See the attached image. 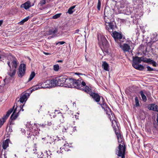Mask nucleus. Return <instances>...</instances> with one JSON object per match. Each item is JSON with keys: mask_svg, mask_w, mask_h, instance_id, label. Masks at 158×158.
<instances>
[{"mask_svg": "<svg viewBox=\"0 0 158 158\" xmlns=\"http://www.w3.org/2000/svg\"><path fill=\"white\" fill-rule=\"evenodd\" d=\"M126 150V145L119 144L117 149L116 150V153L118 156L121 157V158H125Z\"/></svg>", "mask_w": 158, "mask_h": 158, "instance_id": "obj_4", "label": "nucleus"}, {"mask_svg": "<svg viewBox=\"0 0 158 158\" xmlns=\"http://www.w3.org/2000/svg\"><path fill=\"white\" fill-rule=\"evenodd\" d=\"M45 88H49L56 85L58 86L57 79L47 80L44 83Z\"/></svg>", "mask_w": 158, "mask_h": 158, "instance_id": "obj_5", "label": "nucleus"}, {"mask_svg": "<svg viewBox=\"0 0 158 158\" xmlns=\"http://www.w3.org/2000/svg\"><path fill=\"white\" fill-rule=\"evenodd\" d=\"M120 21L121 22L125 23L126 22V20L123 19H120Z\"/></svg>", "mask_w": 158, "mask_h": 158, "instance_id": "obj_53", "label": "nucleus"}, {"mask_svg": "<svg viewBox=\"0 0 158 158\" xmlns=\"http://www.w3.org/2000/svg\"><path fill=\"white\" fill-rule=\"evenodd\" d=\"M9 139H7L3 142L2 147L3 149H6L9 146Z\"/></svg>", "mask_w": 158, "mask_h": 158, "instance_id": "obj_24", "label": "nucleus"}, {"mask_svg": "<svg viewBox=\"0 0 158 158\" xmlns=\"http://www.w3.org/2000/svg\"><path fill=\"white\" fill-rule=\"evenodd\" d=\"M98 44L105 55L109 54L110 49L109 44L104 36L101 34L97 35Z\"/></svg>", "mask_w": 158, "mask_h": 158, "instance_id": "obj_1", "label": "nucleus"}, {"mask_svg": "<svg viewBox=\"0 0 158 158\" xmlns=\"http://www.w3.org/2000/svg\"><path fill=\"white\" fill-rule=\"evenodd\" d=\"M153 127L156 129V128L158 126V125L157 124H155L154 123L153 124Z\"/></svg>", "mask_w": 158, "mask_h": 158, "instance_id": "obj_55", "label": "nucleus"}, {"mask_svg": "<svg viewBox=\"0 0 158 158\" xmlns=\"http://www.w3.org/2000/svg\"><path fill=\"white\" fill-rule=\"evenodd\" d=\"M112 36L116 41L122 38V35L121 33L114 31L112 33Z\"/></svg>", "mask_w": 158, "mask_h": 158, "instance_id": "obj_17", "label": "nucleus"}, {"mask_svg": "<svg viewBox=\"0 0 158 158\" xmlns=\"http://www.w3.org/2000/svg\"><path fill=\"white\" fill-rule=\"evenodd\" d=\"M15 107V105L12 108H10L9 110L6 112V115H5L7 117H8L10 114L13 111L14 109V108Z\"/></svg>", "mask_w": 158, "mask_h": 158, "instance_id": "obj_29", "label": "nucleus"}, {"mask_svg": "<svg viewBox=\"0 0 158 158\" xmlns=\"http://www.w3.org/2000/svg\"><path fill=\"white\" fill-rule=\"evenodd\" d=\"M56 153L51 152L50 151H46L44 154L41 157L42 158H57Z\"/></svg>", "mask_w": 158, "mask_h": 158, "instance_id": "obj_8", "label": "nucleus"}, {"mask_svg": "<svg viewBox=\"0 0 158 158\" xmlns=\"http://www.w3.org/2000/svg\"><path fill=\"white\" fill-rule=\"evenodd\" d=\"M73 130L74 132L77 131V127H74L73 128Z\"/></svg>", "mask_w": 158, "mask_h": 158, "instance_id": "obj_54", "label": "nucleus"}, {"mask_svg": "<svg viewBox=\"0 0 158 158\" xmlns=\"http://www.w3.org/2000/svg\"><path fill=\"white\" fill-rule=\"evenodd\" d=\"M138 66V70L140 71H143L144 69V66L141 64H139V66Z\"/></svg>", "mask_w": 158, "mask_h": 158, "instance_id": "obj_40", "label": "nucleus"}, {"mask_svg": "<svg viewBox=\"0 0 158 158\" xmlns=\"http://www.w3.org/2000/svg\"><path fill=\"white\" fill-rule=\"evenodd\" d=\"M30 18V16H27V17L26 18L23 19L21 21L19 22V24L20 25L23 24L25 22H26L28 21Z\"/></svg>", "mask_w": 158, "mask_h": 158, "instance_id": "obj_35", "label": "nucleus"}, {"mask_svg": "<svg viewBox=\"0 0 158 158\" xmlns=\"http://www.w3.org/2000/svg\"><path fill=\"white\" fill-rule=\"evenodd\" d=\"M138 64H137L136 63H135L133 62V63L132 64V65L133 67H134L135 69L138 70V66H139Z\"/></svg>", "mask_w": 158, "mask_h": 158, "instance_id": "obj_43", "label": "nucleus"}, {"mask_svg": "<svg viewBox=\"0 0 158 158\" xmlns=\"http://www.w3.org/2000/svg\"><path fill=\"white\" fill-rule=\"evenodd\" d=\"M47 123V124L45 123L44 125L42 124V126L43 127H45V126L46 125H47L48 126H51V125L52 124V123L51 121H50V122L48 121Z\"/></svg>", "mask_w": 158, "mask_h": 158, "instance_id": "obj_48", "label": "nucleus"}, {"mask_svg": "<svg viewBox=\"0 0 158 158\" xmlns=\"http://www.w3.org/2000/svg\"><path fill=\"white\" fill-rule=\"evenodd\" d=\"M3 22V21L2 20H0V27L1 26Z\"/></svg>", "mask_w": 158, "mask_h": 158, "instance_id": "obj_61", "label": "nucleus"}, {"mask_svg": "<svg viewBox=\"0 0 158 158\" xmlns=\"http://www.w3.org/2000/svg\"><path fill=\"white\" fill-rule=\"evenodd\" d=\"M156 121H157V123H158V115L157 116V118H156Z\"/></svg>", "mask_w": 158, "mask_h": 158, "instance_id": "obj_64", "label": "nucleus"}, {"mask_svg": "<svg viewBox=\"0 0 158 158\" xmlns=\"http://www.w3.org/2000/svg\"><path fill=\"white\" fill-rule=\"evenodd\" d=\"M3 124V123H2V120H0V128L2 127Z\"/></svg>", "mask_w": 158, "mask_h": 158, "instance_id": "obj_57", "label": "nucleus"}, {"mask_svg": "<svg viewBox=\"0 0 158 158\" xmlns=\"http://www.w3.org/2000/svg\"><path fill=\"white\" fill-rule=\"evenodd\" d=\"M114 131L115 132V133L116 135L117 139L123 137L121 136L120 132L118 129L115 128V130Z\"/></svg>", "mask_w": 158, "mask_h": 158, "instance_id": "obj_26", "label": "nucleus"}, {"mask_svg": "<svg viewBox=\"0 0 158 158\" xmlns=\"http://www.w3.org/2000/svg\"><path fill=\"white\" fill-rule=\"evenodd\" d=\"M74 81L73 84V88H75L81 90L83 89V88H81V81L78 80H76L74 79Z\"/></svg>", "mask_w": 158, "mask_h": 158, "instance_id": "obj_16", "label": "nucleus"}, {"mask_svg": "<svg viewBox=\"0 0 158 158\" xmlns=\"http://www.w3.org/2000/svg\"><path fill=\"white\" fill-rule=\"evenodd\" d=\"M32 6L31 2L29 1H28L23 4H22L21 6L24 8L25 9L27 10L29 8Z\"/></svg>", "mask_w": 158, "mask_h": 158, "instance_id": "obj_23", "label": "nucleus"}, {"mask_svg": "<svg viewBox=\"0 0 158 158\" xmlns=\"http://www.w3.org/2000/svg\"><path fill=\"white\" fill-rule=\"evenodd\" d=\"M13 120H11L10 122V126H11L12 125H13L14 124V123H13Z\"/></svg>", "mask_w": 158, "mask_h": 158, "instance_id": "obj_56", "label": "nucleus"}, {"mask_svg": "<svg viewBox=\"0 0 158 158\" xmlns=\"http://www.w3.org/2000/svg\"><path fill=\"white\" fill-rule=\"evenodd\" d=\"M47 0H41L40 2V4L41 6H42L46 3Z\"/></svg>", "mask_w": 158, "mask_h": 158, "instance_id": "obj_47", "label": "nucleus"}, {"mask_svg": "<svg viewBox=\"0 0 158 158\" xmlns=\"http://www.w3.org/2000/svg\"><path fill=\"white\" fill-rule=\"evenodd\" d=\"M81 88H83V86H85L86 83L84 81H82V82H81Z\"/></svg>", "mask_w": 158, "mask_h": 158, "instance_id": "obj_49", "label": "nucleus"}, {"mask_svg": "<svg viewBox=\"0 0 158 158\" xmlns=\"http://www.w3.org/2000/svg\"><path fill=\"white\" fill-rule=\"evenodd\" d=\"M24 106V105H20V106L18 107V108H20V110H19V111H20L21 110H22V111H23L24 110V109H23V106Z\"/></svg>", "mask_w": 158, "mask_h": 158, "instance_id": "obj_52", "label": "nucleus"}, {"mask_svg": "<svg viewBox=\"0 0 158 158\" xmlns=\"http://www.w3.org/2000/svg\"><path fill=\"white\" fill-rule=\"evenodd\" d=\"M140 94L142 97L143 100L145 102L147 101V98L146 96L144 94L143 92L142 91H141L140 92Z\"/></svg>", "mask_w": 158, "mask_h": 158, "instance_id": "obj_32", "label": "nucleus"}, {"mask_svg": "<svg viewBox=\"0 0 158 158\" xmlns=\"http://www.w3.org/2000/svg\"><path fill=\"white\" fill-rule=\"evenodd\" d=\"M7 64L10 68L9 72H8V74L11 77H13L15 75L16 73V69L11 68L10 65V62L9 61L7 62Z\"/></svg>", "mask_w": 158, "mask_h": 158, "instance_id": "obj_14", "label": "nucleus"}, {"mask_svg": "<svg viewBox=\"0 0 158 158\" xmlns=\"http://www.w3.org/2000/svg\"><path fill=\"white\" fill-rule=\"evenodd\" d=\"M53 69L56 71H58L59 69V66L58 64H56L53 66Z\"/></svg>", "mask_w": 158, "mask_h": 158, "instance_id": "obj_39", "label": "nucleus"}, {"mask_svg": "<svg viewBox=\"0 0 158 158\" xmlns=\"http://www.w3.org/2000/svg\"><path fill=\"white\" fill-rule=\"evenodd\" d=\"M104 21L106 23L108 24L109 23L112 22L113 21H111L109 18H108V16H107L106 15V11L105 10L104 11Z\"/></svg>", "mask_w": 158, "mask_h": 158, "instance_id": "obj_25", "label": "nucleus"}, {"mask_svg": "<svg viewBox=\"0 0 158 158\" xmlns=\"http://www.w3.org/2000/svg\"><path fill=\"white\" fill-rule=\"evenodd\" d=\"M74 79L73 78H68L66 77V81L64 84V86L69 88H73V84L74 83Z\"/></svg>", "mask_w": 158, "mask_h": 158, "instance_id": "obj_11", "label": "nucleus"}, {"mask_svg": "<svg viewBox=\"0 0 158 158\" xmlns=\"http://www.w3.org/2000/svg\"><path fill=\"white\" fill-rule=\"evenodd\" d=\"M119 3L118 7L122 8L127 6L128 2L127 0H121L119 2Z\"/></svg>", "mask_w": 158, "mask_h": 158, "instance_id": "obj_22", "label": "nucleus"}, {"mask_svg": "<svg viewBox=\"0 0 158 158\" xmlns=\"http://www.w3.org/2000/svg\"><path fill=\"white\" fill-rule=\"evenodd\" d=\"M90 95L92 97L93 99L98 103V104L100 102L101 96L98 94L92 92V93H91Z\"/></svg>", "mask_w": 158, "mask_h": 158, "instance_id": "obj_15", "label": "nucleus"}, {"mask_svg": "<svg viewBox=\"0 0 158 158\" xmlns=\"http://www.w3.org/2000/svg\"><path fill=\"white\" fill-rule=\"evenodd\" d=\"M69 147V145L68 143H65L64 145L63 148H62V149H64L66 151H68L69 150V148H68Z\"/></svg>", "mask_w": 158, "mask_h": 158, "instance_id": "obj_34", "label": "nucleus"}, {"mask_svg": "<svg viewBox=\"0 0 158 158\" xmlns=\"http://www.w3.org/2000/svg\"><path fill=\"white\" fill-rule=\"evenodd\" d=\"M8 118V117H7L6 115H4L3 117L0 120H2V123H4Z\"/></svg>", "mask_w": 158, "mask_h": 158, "instance_id": "obj_45", "label": "nucleus"}, {"mask_svg": "<svg viewBox=\"0 0 158 158\" xmlns=\"http://www.w3.org/2000/svg\"><path fill=\"white\" fill-rule=\"evenodd\" d=\"M19 62L17 61V59L15 58H13L12 60H11V64L12 66L11 68L16 69L18 64Z\"/></svg>", "mask_w": 158, "mask_h": 158, "instance_id": "obj_21", "label": "nucleus"}, {"mask_svg": "<svg viewBox=\"0 0 158 158\" xmlns=\"http://www.w3.org/2000/svg\"><path fill=\"white\" fill-rule=\"evenodd\" d=\"M118 142L119 143V144H121V145H126L124 141V139H123V137L118 139Z\"/></svg>", "mask_w": 158, "mask_h": 158, "instance_id": "obj_36", "label": "nucleus"}, {"mask_svg": "<svg viewBox=\"0 0 158 158\" xmlns=\"http://www.w3.org/2000/svg\"><path fill=\"white\" fill-rule=\"evenodd\" d=\"M102 66L105 70L109 71V65L106 62H104L103 63Z\"/></svg>", "mask_w": 158, "mask_h": 158, "instance_id": "obj_28", "label": "nucleus"}, {"mask_svg": "<svg viewBox=\"0 0 158 158\" xmlns=\"http://www.w3.org/2000/svg\"><path fill=\"white\" fill-rule=\"evenodd\" d=\"M147 71H156V69H154L153 68H152L150 67L149 66H147Z\"/></svg>", "mask_w": 158, "mask_h": 158, "instance_id": "obj_46", "label": "nucleus"}, {"mask_svg": "<svg viewBox=\"0 0 158 158\" xmlns=\"http://www.w3.org/2000/svg\"><path fill=\"white\" fill-rule=\"evenodd\" d=\"M76 6H73L70 7L68 9L67 13H68L69 14H72L74 11L73 10L74 9Z\"/></svg>", "mask_w": 158, "mask_h": 158, "instance_id": "obj_33", "label": "nucleus"}, {"mask_svg": "<svg viewBox=\"0 0 158 158\" xmlns=\"http://www.w3.org/2000/svg\"><path fill=\"white\" fill-rule=\"evenodd\" d=\"M112 117H111L110 114V115H108V117L109 118L110 121L112 123V126L113 128L115 130V128L118 129V126L117 123L115 119L114 115L113 112L111 113Z\"/></svg>", "mask_w": 158, "mask_h": 158, "instance_id": "obj_10", "label": "nucleus"}, {"mask_svg": "<svg viewBox=\"0 0 158 158\" xmlns=\"http://www.w3.org/2000/svg\"><path fill=\"white\" fill-rule=\"evenodd\" d=\"M44 83H43L41 85H36L35 86L32 87V89L31 90V91H30V94L33 91L36 90L38 89H40V88H46L45 87H44Z\"/></svg>", "mask_w": 158, "mask_h": 158, "instance_id": "obj_20", "label": "nucleus"}, {"mask_svg": "<svg viewBox=\"0 0 158 158\" xmlns=\"http://www.w3.org/2000/svg\"><path fill=\"white\" fill-rule=\"evenodd\" d=\"M26 70V65L24 64H21L19 66L17 69V73L19 77H22L25 74Z\"/></svg>", "mask_w": 158, "mask_h": 158, "instance_id": "obj_6", "label": "nucleus"}, {"mask_svg": "<svg viewBox=\"0 0 158 158\" xmlns=\"http://www.w3.org/2000/svg\"><path fill=\"white\" fill-rule=\"evenodd\" d=\"M115 23L114 22L112 21L111 22L106 24V28L107 30L110 32H112L114 28V25Z\"/></svg>", "mask_w": 158, "mask_h": 158, "instance_id": "obj_12", "label": "nucleus"}, {"mask_svg": "<svg viewBox=\"0 0 158 158\" xmlns=\"http://www.w3.org/2000/svg\"><path fill=\"white\" fill-rule=\"evenodd\" d=\"M68 129L67 128H65L64 127L62 129V132H67L68 131Z\"/></svg>", "mask_w": 158, "mask_h": 158, "instance_id": "obj_50", "label": "nucleus"}, {"mask_svg": "<svg viewBox=\"0 0 158 158\" xmlns=\"http://www.w3.org/2000/svg\"><path fill=\"white\" fill-rule=\"evenodd\" d=\"M79 30L78 29L76 30L75 31L74 33H77L79 32Z\"/></svg>", "mask_w": 158, "mask_h": 158, "instance_id": "obj_59", "label": "nucleus"}, {"mask_svg": "<svg viewBox=\"0 0 158 158\" xmlns=\"http://www.w3.org/2000/svg\"><path fill=\"white\" fill-rule=\"evenodd\" d=\"M64 43H65V42H64V41H60V42H58L57 43H56V45H57L58 44H60L62 45V44H64Z\"/></svg>", "mask_w": 158, "mask_h": 158, "instance_id": "obj_51", "label": "nucleus"}, {"mask_svg": "<svg viewBox=\"0 0 158 158\" xmlns=\"http://www.w3.org/2000/svg\"><path fill=\"white\" fill-rule=\"evenodd\" d=\"M135 105L136 106H139V101L137 97H136L135 98Z\"/></svg>", "mask_w": 158, "mask_h": 158, "instance_id": "obj_42", "label": "nucleus"}, {"mask_svg": "<svg viewBox=\"0 0 158 158\" xmlns=\"http://www.w3.org/2000/svg\"><path fill=\"white\" fill-rule=\"evenodd\" d=\"M35 72H32L30 75V77L28 79V81H29L31 80L35 77Z\"/></svg>", "mask_w": 158, "mask_h": 158, "instance_id": "obj_37", "label": "nucleus"}, {"mask_svg": "<svg viewBox=\"0 0 158 158\" xmlns=\"http://www.w3.org/2000/svg\"><path fill=\"white\" fill-rule=\"evenodd\" d=\"M83 89L84 90L85 92H87V93L89 94L90 95V94H91V93H92L91 92V89H90L88 86H85V87L84 88V89L83 88Z\"/></svg>", "mask_w": 158, "mask_h": 158, "instance_id": "obj_31", "label": "nucleus"}, {"mask_svg": "<svg viewBox=\"0 0 158 158\" xmlns=\"http://www.w3.org/2000/svg\"><path fill=\"white\" fill-rule=\"evenodd\" d=\"M43 53L44 54H45L46 55H49L50 54L49 53L46 52H44Z\"/></svg>", "mask_w": 158, "mask_h": 158, "instance_id": "obj_60", "label": "nucleus"}, {"mask_svg": "<svg viewBox=\"0 0 158 158\" xmlns=\"http://www.w3.org/2000/svg\"><path fill=\"white\" fill-rule=\"evenodd\" d=\"M30 94V91L29 90H27L26 92L22 93L19 99L18 100V102L20 101L22 103L25 101L26 102L29 97Z\"/></svg>", "mask_w": 158, "mask_h": 158, "instance_id": "obj_9", "label": "nucleus"}, {"mask_svg": "<svg viewBox=\"0 0 158 158\" xmlns=\"http://www.w3.org/2000/svg\"><path fill=\"white\" fill-rule=\"evenodd\" d=\"M85 60H86V61H89V60H88V59L86 58V56H85Z\"/></svg>", "mask_w": 158, "mask_h": 158, "instance_id": "obj_63", "label": "nucleus"}, {"mask_svg": "<svg viewBox=\"0 0 158 158\" xmlns=\"http://www.w3.org/2000/svg\"><path fill=\"white\" fill-rule=\"evenodd\" d=\"M30 135V136H27V138H29H29H31V136H34V135H32V134H30L29 133V135Z\"/></svg>", "mask_w": 158, "mask_h": 158, "instance_id": "obj_58", "label": "nucleus"}, {"mask_svg": "<svg viewBox=\"0 0 158 158\" xmlns=\"http://www.w3.org/2000/svg\"><path fill=\"white\" fill-rule=\"evenodd\" d=\"M153 40L154 41H156L158 40V31L155 32L152 34Z\"/></svg>", "mask_w": 158, "mask_h": 158, "instance_id": "obj_27", "label": "nucleus"}, {"mask_svg": "<svg viewBox=\"0 0 158 158\" xmlns=\"http://www.w3.org/2000/svg\"><path fill=\"white\" fill-rule=\"evenodd\" d=\"M132 44V42L131 40H128L126 42V43L120 46V48L123 50L124 52H132V50H131L130 46Z\"/></svg>", "mask_w": 158, "mask_h": 158, "instance_id": "obj_7", "label": "nucleus"}, {"mask_svg": "<svg viewBox=\"0 0 158 158\" xmlns=\"http://www.w3.org/2000/svg\"><path fill=\"white\" fill-rule=\"evenodd\" d=\"M141 61L148 63L149 64H152L154 67H156L157 65V64L156 62L152 60L151 58H147L144 56L141 57L136 56L133 58V62L134 63L139 64Z\"/></svg>", "mask_w": 158, "mask_h": 158, "instance_id": "obj_2", "label": "nucleus"}, {"mask_svg": "<svg viewBox=\"0 0 158 158\" xmlns=\"http://www.w3.org/2000/svg\"><path fill=\"white\" fill-rule=\"evenodd\" d=\"M58 32V29L57 28H55V30H53L52 29H50L47 31V34L48 35H50L53 34L51 37H56L57 35L56 33Z\"/></svg>", "mask_w": 158, "mask_h": 158, "instance_id": "obj_18", "label": "nucleus"}, {"mask_svg": "<svg viewBox=\"0 0 158 158\" xmlns=\"http://www.w3.org/2000/svg\"><path fill=\"white\" fill-rule=\"evenodd\" d=\"M57 62H60V63H62L63 62V61L62 60H59Z\"/></svg>", "mask_w": 158, "mask_h": 158, "instance_id": "obj_62", "label": "nucleus"}, {"mask_svg": "<svg viewBox=\"0 0 158 158\" xmlns=\"http://www.w3.org/2000/svg\"><path fill=\"white\" fill-rule=\"evenodd\" d=\"M18 106L14 110L13 113L11 115L10 119L11 120H14L15 119L19 116V112H17Z\"/></svg>", "mask_w": 158, "mask_h": 158, "instance_id": "obj_19", "label": "nucleus"}, {"mask_svg": "<svg viewBox=\"0 0 158 158\" xmlns=\"http://www.w3.org/2000/svg\"><path fill=\"white\" fill-rule=\"evenodd\" d=\"M150 109L155 111H158V106L155 104H152L150 106Z\"/></svg>", "mask_w": 158, "mask_h": 158, "instance_id": "obj_30", "label": "nucleus"}, {"mask_svg": "<svg viewBox=\"0 0 158 158\" xmlns=\"http://www.w3.org/2000/svg\"><path fill=\"white\" fill-rule=\"evenodd\" d=\"M101 4V1L100 0H98L97 8L98 10H100Z\"/></svg>", "mask_w": 158, "mask_h": 158, "instance_id": "obj_38", "label": "nucleus"}, {"mask_svg": "<svg viewBox=\"0 0 158 158\" xmlns=\"http://www.w3.org/2000/svg\"><path fill=\"white\" fill-rule=\"evenodd\" d=\"M66 77H67V76H60L57 79L58 86H64Z\"/></svg>", "mask_w": 158, "mask_h": 158, "instance_id": "obj_13", "label": "nucleus"}, {"mask_svg": "<svg viewBox=\"0 0 158 158\" xmlns=\"http://www.w3.org/2000/svg\"><path fill=\"white\" fill-rule=\"evenodd\" d=\"M52 129L54 131H57L59 129L58 127L57 126V125L54 124H53Z\"/></svg>", "mask_w": 158, "mask_h": 158, "instance_id": "obj_44", "label": "nucleus"}, {"mask_svg": "<svg viewBox=\"0 0 158 158\" xmlns=\"http://www.w3.org/2000/svg\"><path fill=\"white\" fill-rule=\"evenodd\" d=\"M101 99L102 101L98 104L100 105L102 108L104 109L107 114L108 115H110V114L111 115V113L113 112L106 104L104 98L102 97Z\"/></svg>", "mask_w": 158, "mask_h": 158, "instance_id": "obj_3", "label": "nucleus"}, {"mask_svg": "<svg viewBox=\"0 0 158 158\" xmlns=\"http://www.w3.org/2000/svg\"><path fill=\"white\" fill-rule=\"evenodd\" d=\"M61 15V13H59L56 14L52 16V18L53 19H56L60 17Z\"/></svg>", "mask_w": 158, "mask_h": 158, "instance_id": "obj_41", "label": "nucleus"}]
</instances>
